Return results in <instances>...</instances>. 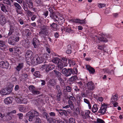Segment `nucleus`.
Listing matches in <instances>:
<instances>
[{
    "label": "nucleus",
    "instance_id": "nucleus-23",
    "mask_svg": "<svg viewBox=\"0 0 123 123\" xmlns=\"http://www.w3.org/2000/svg\"><path fill=\"white\" fill-rule=\"evenodd\" d=\"M0 21L1 24L2 25H3L8 22V20H7L6 18L4 17H3L2 19L0 20Z\"/></svg>",
    "mask_w": 123,
    "mask_h": 123
},
{
    "label": "nucleus",
    "instance_id": "nucleus-3",
    "mask_svg": "<svg viewBox=\"0 0 123 123\" xmlns=\"http://www.w3.org/2000/svg\"><path fill=\"white\" fill-rule=\"evenodd\" d=\"M34 59H32L31 63L34 65H35L38 64H40L43 62V59L41 56H38L36 59L35 60Z\"/></svg>",
    "mask_w": 123,
    "mask_h": 123
},
{
    "label": "nucleus",
    "instance_id": "nucleus-8",
    "mask_svg": "<svg viewBox=\"0 0 123 123\" xmlns=\"http://www.w3.org/2000/svg\"><path fill=\"white\" fill-rule=\"evenodd\" d=\"M47 27L43 25L41 28V31L39 32V34H42L44 35H46L47 34Z\"/></svg>",
    "mask_w": 123,
    "mask_h": 123
},
{
    "label": "nucleus",
    "instance_id": "nucleus-33",
    "mask_svg": "<svg viewBox=\"0 0 123 123\" xmlns=\"http://www.w3.org/2000/svg\"><path fill=\"white\" fill-rule=\"evenodd\" d=\"M68 98L69 100H71L74 102H75L76 101V99L74 97L69 95L68 97Z\"/></svg>",
    "mask_w": 123,
    "mask_h": 123
},
{
    "label": "nucleus",
    "instance_id": "nucleus-57",
    "mask_svg": "<svg viewBox=\"0 0 123 123\" xmlns=\"http://www.w3.org/2000/svg\"><path fill=\"white\" fill-rule=\"evenodd\" d=\"M105 4H104L100 3L98 4V6L100 8H102L105 6Z\"/></svg>",
    "mask_w": 123,
    "mask_h": 123
},
{
    "label": "nucleus",
    "instance_id": "nucleus-1",
    "mask_svg": "<svg viewBox=\"0 0 123 123\" xmlns=\"http://www.w3.org/2000/svg\"><path fill=\"white\" fill-rule=\"evenodd\" d=\"M39 115L38 112L34 110H31L26 114V115L29 117V120L30 121H32L35 117L38 116Z\"/></svg>",
    "mask_w": 123,
    "mask_h": 123
},
{
    "label": "nucleus",
    "instance_id": "nucleus-7",
    "mask_svg": "<svg viewBox=\"0 0 123 123\" xmlns=\"http://www.w3.org/2000/svg\"><path fill=\"white\" fill-rule=\"evenodd\" d=\"M107 104H104L102 105V106L100 109L98 111V112L102 114H104L105 112L106 109L107 107Z\"/></svg>",
    "mask_w": 123,
    "mask_h": 123
},
{
    "label": "nucleus",
    "instance_id": "nucleus-19",
    "mask_svg": "<svg viewBox=\"0 0 123 123\" xmlns=\"http://www.w3.org/2000/svg\"><path fill=\"white\" fill-rule=\"evenodd\" d=\"M90 113V111L89 110L86 111H85V114L83 117L84 119H87L90 118L89 115Z\"/></svg>",
    "mask_w": 123,
    "mask_h": 123
},
{
    "label": "nucleus",
    "instance_id": "nucleus-27",
    "mask_svg": "<svg viewBox=\"0 0 123 123\" xmlns=\"http://www.w3.org/2000/svg\"><path fill=\"white\" fill-rule=\"evenodd\" d=\"M59 59L58 58H54L52 60V62H53L55 64H58L60 62Z\"/></svg>",
    "mask_w": 123,
    "mask_h": 123
},
{
    "label": "nucleus",
    "instance_id": "nucleus-45",
    "mask_svg": "<svg viewBox=\"0 0 123 123\" xmlns=\"http://www.w3.org/2000/svg\"><path fill=\"white\" fill-rule=\"evenodd\" d=\"M23 8L25 12L28 10L27 6L25 3H24L23 4Z\"/></svg>",
    "mask_w": 123,
    "mask_h": 123
},
{
    "label": "nucleus",
    "instance_id": "nucleus-15",
    "mask_svg": "<svg viewBox=\"0 0 123 123\" xmlns=\"http://www.w3.org/2000/svg\"><path fill=\"white\" fill-rule=\"evenodd\" d=\"M13 99L11 97H8L6 98L4 100L5 103L7 105L11 103Z\"/></svg>",
    "mask_w": 123,
    "mask_h": 123
},
{
    "label": "nucleus",
    "instance_id": "nucleus-9",
    "mask_svg": "<svg viewBox=\"0 0 123 123\" xmlns=\"http://www.w3.org/2000/svg\"><path fill=\"white\" fill-rule=\"evenodd\" d=\"M9 66L8 63L7 61H1L0 62V67L2 68H7Z\"/></svg>",
    "mask_w": 123,
    "mask_h": 123
},
{
    "label": "nucleus",
    "instance_id": "nucleus-30",
    "mask_svg": "<svg viewBox=\"0 0 123 123\" xmlns=\"http://www.w3.org/2000/svg\"><path fill=\"white\" fill-rule=\"evenodd\" d=\"M98 39L100 41H102L105 42H107L108 41V40L106 38H104L103 37H98Z\"/></svg>",
    "mask_w": 123,
    "mask_h": 123
},
{
    "label": "nucleus",
    "instance_id": "nucleus-12",
    "mask_svg": "<svg viewBox=\"0 0 123 123\" xmlns=\"http://www.w3.org/2000/svg\"><path fill=\"white\" fill-rule=\"evenodd\" d=\"M30 42L28 40H25L22 41V45L25 48H28L29 47Z\"/></svg>",
    "mask_w": 123,
    "mask_h": 123
},
{
    "label": "nucleus",
    "instance_id": "nucleus-31",
    "mask_svg": "<svg viewBox=\"0 0 123 123\" xmlns=\"http://www.w3.org/2000/svg\"><path fill=\"white\" fill-rule=\"evenodd\" d=\"M33 75L36 77H40L41 76L40 72L38 71L35 72L33 74Z\"/></svg>",
    "mask_w": 123,
    "mask_h": 123
},
{
    "label": "nucleus",
    "instance_id": "nucleus-22",
    "mask_svg": "<svg viewBox=\"0 0 123 123\" xmlns=\"http://www.w3.org/2000/svg\"><path fill=\"white\" fill-rule=\"evenodd\" d=\"M10 114V113L8 112L7 113L6 115L5 116V118L4 119V120L6 121H9L12 119L11 117L10 116H9Z\"/></svg>",
    "mask_w": 123,
    "mask_h": 123
},
{
    "label": "nucleus",
    "instance_id": "nucleus-41",
    "mask_svg": "<svg viewBox=\"0 0 123 123\" xmlns=\"http://www.w3.org/2000/svg\"><path fill=\"white\" fill-rule=\"evenodd\" d=\"M97 123H105V122L103 120L99 118H97Z\"/></svg>",
    "mask_w": 123,
    "mask_h": 123
},
{
    "label": "nucleus",
    "instance_id": "nucleus-51",
    "mask_svg": "<svg viewBox=\"0 0 123 123\" xmlns=\"http://www.w3.org/2000/svg\"><path fill=\"white\" fill-rule=\"evenodd\" d=\"M78 71L77 69L75 68L73 70L72 69V74H76L77 73Z\"/></svg>",
    "mask_w": 123,
    "mask_h": 123
},
{
    "label": "nucleus",
    "instance_id": "nucleus-47",
    "mask_svg": "<svg viewBox=\"0 0 123 123\" xmlns=\"http://www.w3.org/2000/svg\"><path fill=\"white\" fill-rule=\"evenodd\" d=\"M69 120V123H75V120L73 118H70Z\"/></svg>",
    "mask_w": 123,
    "mask_h": 123
},
{
    "label": "nucleus",
    "instance_id": "nucleus-54",
    "mask_svg": "<svg viewBox=\"0 0 123 123\" xmlns=\"http://www.w3.org/2000/svg\"><path fill=\"white\" fill-rule=\"evenodd\" d=\"M46 118L47 120L49 121L50 123H52V118L51 117H49L48 116V117H47Z\"/></svg>",
    "mask_w": 123,
    "mask_h": 123
},
{
    "label": "nucleus",
    "instance_id": "nucleus-61",
    "mask_svg": "<svg viewBox=\"0 0 123 123\" xmlns=\"http://www.w3.org/2000/svg\"><path fill=\"white\" fill-rule=\"evenodd\" d=\"M17 100V102L19 104H21V102L22 101V100L21 99V98H17V99H16Z\"/></svg>",
    "mask_w": 123,
    "mask_h": 123
},
{
    "label": "nucleus",
    "instance_id": "nucleus-49",
    "mask_svg": "<svg viewBox=\"0 0 123 123\" xmlns=\"http://www.w3.org/2000/svg\"><path fill=\"white\" fill-rule=\"evenodd\" d=\"M68 103L70 107H73L74 105L72 102L70 100L68 101Z\"/></svg>",
    "mask_w": 123,
    "mask_h": 123
},
{
    "label": "nucleus",
    "instance_id": "nucleus-24",
    "mask_svg": "<svg viewBox=\"0 0 123 123\" xmlns=\"http://www.w3.org/2000/svg\"><path fill=\"white\" fill-rule=\"evenodd\" d=\"M55 83V81L53 79L50 80L49 81V85L51 86H54Z\"/></svg>",
    "mask_w": 123,
    "mask_h": 123
},
{
    "label": "nucleus",
    "instance_id": "nucleus-26",
    "mask_svg": "<svg viewBox=\"0 0 123 123\" xmlns=\"http://www.w3.org/2000/svg\"><path fill=\"white\" fill-rule=\"evenodd\" d=\"M98 106L96 105H94L92 107V112L95 113L98 110Z\"/></svg>",
    "mask_w": 123,
    "mask_h": 123
},
{
    "label": "nucleus",
    "instance_id": "nucleus-43",
    "mask_svg": "<svg viewBox=\"0 0 123 123\" xmlns=\"http://www.w3.org/2000/svg\"><path fill=\"white\" fill-rule=\"evenodd\" d=\"M14 5L15 7H17L18 9H20L21 8V7L20 5L18 3H16L14 4Z\"/></svg>",
    "mask_w": 123,
    "mask_h": 123
},
{
    "label": "nucleus",
    "instance_id": "nucleus-2",
    "mask_svg": "<svg viewBox=\"0 0 123 123\" xmlns=\"http://www.w3.org/2000/svg\"><path fill=\"white\" fill-rule=\"evenodd\" d=\"M33 53L31 50H28L26 51L25 54V56L27 64H29L28 62L29 63L31 62L32 60L31 58L33 56Z\"/></svg>",
    "mask_w": 123,
    "mask_h": 123
},
{
    "label": "nucleus",
    "instance_id": "nucleus-17",
    "mask_svg": "<svg viewBox=\"0 0 123 123\" xmlns=\"http://www.w3.org/2000/svg\"><path fill=\"white\" fill-rule=\"evenodd\" d=\"M117 98L118 96L117 94L114 96H113L111 100V103H113V102L116 101L117 100Z\"/></svg>",
    "mask_w": 123,
    "mask_h": 123
},
{
    "label": "nucleus",
    "instance_id": "nucleus-28",
    "mask_svg": "<svg viewBox=\"0 0 123 123\" xmlns=\"http://www.w3.org/2000/svg\"><path fill=\"white\" fill-rule=\"evenodd\" d=\"M58 69L59 70H60L62 69L63 68V64L62 63L60 62H59V63H58Z\"/></svg>",
    "mask_w": 123,
    "mask_h": 123
},
{
    "label": "nucleus",
    "instance_id": "nucleus-60",
    "mask_svg": "<svg viewBox=\"0 0 123 123\" xmlns=\"http://www.w3.org/2000/svg\"><path fill=\"white\" fill-rule=\"evenodd\" d=\"M79 23L81 24H85L86 23L85 19H84L83 20H80Z\"/></svg>",
    "mask_w": 123,
    "mask_h": 123
},
{
    "label": "nucleus",
    "instance_id": "nucleus-58",
    "mask_svg": "<svg viewBox=\"0 0 123 123\" xmlns=\"http://www.w3.org/2000/svg\"><path fill=\"white\" fill-rule=\"evenodd\" d=\"M26 31L27 33L26 34V36H28L31 34V33L29 31V30L28 29H26Z\"/></svg>",
    "mask_w": 123,
    "mask_h": 123
},
{
    "label": "nucleus",
    "instance_id": "nucleus-32",
    "mask_svg": "<svg viewBox=\"0 0 123 123\" xmlns=\"http://www.w3.org/2000/svg\"><path fill=\"white\" fill-rule=\"evenodd\" d=\"M31 93L34 95H37L40 93V92L37 90H36L35 88L32 92Z\"/></svg>",
    "mask_w": 123,
    "mask_h": 123
},
{
    "label": "nucleus",
    "instance_id": "nucleus-11",
    "mask_svg": "<svg viewBox=\"0 0 123 123\" xmlns=\"http://www.w3.org/2000/svg\"><path fill=\"white\" fill-rule=\"evenodd\" d=\"M86 69L89 71L90 73L93 74L95 73V69L89 65H86Z\"/></svg>",
    "mask_w": 123,
    "mask_h": 123
},
{
    "label": "nucleus",
    "instance_id": "nucleus-25",
    "mask_svg": "<svg viewBox=\"0 0 123 123\" xmlns=\"http://www.w3.org/2000/svg\"><path fill=\"white\" fill-rule=\"evenodd\" d=\"M84 101L85 103L88 105L89 108V109H91V106L89 101L87 99L84 98Z\"/></svg>",
    "mask_w": 123,
    "mask_h": 123
},
{
    "label": "nucleus",
    "instance_id": "nucleus-42",
    "mask_svg": "<svg viewBox=\"0 0 123 123\" xmlns=\"http://www.w3.org/2000/svg\"><path fill=\"white\" fill-rule=\"evenodd\" d=\"M0 93L2 95H6V94L5 89H2L0 91Z\"/></svg>",
    "mask_w": 123,
    "mask_h": 123
},
{
    "label": "nucleus",
    "instance_id": "nucleus-50",
    "mask_svg": "<svg viewBox=\"0 0 123 123\" xmlns=\"http://www.w3.org/2000/svg\"><path fill=\"white\" fill-rule=\"evenodd\" d=\"M33 44H37V43L39 42V41L36 38H34L33 39Z\"/></svg>",
    "mask_w": 123,
    "mask_h": 123
},
{
    "label": "nucleus",
    "instance_id": "nucleus-20",
    "mask_svg": "<svg viewBox=\"0 0 123 123\" xmlns=\"http://www.w3.org/2000/svg\"><path fill=\"white\" fill-rule=\"evenodd\" d=\"M50 17L52 18L55 19L56 21H58L59 20L58 18H57V17L55 15V14L54 12H53L50 14Z\"/></svg>",
    "mask_w": 123,
    "mask_h": 123
},
{
    "label": "nucleus",
    "instance_id": "nucleus-34",
    "mask_svg": "<svg viewBox=\"0 0 123 123\" xmlns=\"http://www.w3.org/2000/svg\"><path fill=\"white\" fill-rule=\"evenodd\" d=\"M77 79L76 76H74L70 78L69 80L70 81H73L76 80Z\"/></svg>",
    "mask_w": 123,
    "mask_h": 123
},
{
    "label": "nucleus",
    "instance_id": "nucleus-5",
    "mask_svg": "<svg viewBox=\"0 0 123 123\" xmlns=\"http://www.w3.org/2000/svg\"><path fill=\"white\" fill-rule=\"evenodd\" d=\"M43 68L46 69V72H48L49 70H52L54 69L55 68V66L54 65L44 64L42 66Z\"/></svg>",
    "mask_w": 123,
    "mask_h": 123
},
{
    "label": "nucleus",
    "instance_id": "nucleus-16",
    "mask_svg": "<svg viewBox=\"0 0 123 123\" xmlns=\"http://www.w3.org/2000/svg\"><path fill=\"white\" fill-rule=\"evenodd\" d=\"M56 110L61 115L63 116L64 115L65 116H67L68 113L66 111L62 110H58L57 109H56Z\"/></svg>",
    "mask_w": 123,
    "mask_h": 123
},
{
    "label": "nucleus",
    "instance_id": "nucleus-62",
    "mask_svg": "<svg viewBox=\"0 0 123 123\" xmlns=\"http://www.w3.org/2000/svg\"><path fill=\"white\" fill-rule=\"evenodd\" d=\"M37 16L35 15H33L31 18V20L32 21H34L36 18Z\"/></svg>",
    "mask_w": 123,
    "mask_h": 123
},
{
    "label": "nucleus",
    "instance_id": "nucleus-21",
    "mask_svg": "<svg viewBox=\"0 0 123 123\" xmlns=\"http://www.w3.org/2000/svg\"><path fill=\"white\" fill-rule=\"evenodd\" d=\"M26 2L28 5V7L30 8H32L33 7V4L31 0H26Z\"/></svg>",
    "mask_w": 123,
    "mask_h": 123
},
{
    "label": "nucleus",
    "instance_id": "nucleus-18",
    "mask_svg": "<svg viewBox=\"0 0 123 123\" xmlns=\"http://www.w3.org/2000/svg\"><path fill=\"white\" fill-rule=\"evenodd\" d=\"M52 29L54 31H56L57 29L58 25L56 24L53 23L50 25Z\"/></svg>",
    "mask_w": 123,
    "mask_h": 123
},
{
    "label": "nucleus",
    "instance_id": "nucleus-48",
    "mask_svg": "<svg viewBox=\"0 0 123 123\" xmlns=\"http://www.w3.org/2000/svg\"><path fill=\"white\" fill-rule=\"evenodd\" d=\"M35 123H41V121L40 118L38 117H37Z\"/></svg>",
    "mask_w": 123,
    "mask_h": 123
},
{
    "label": "nucleus",
    "instance_id": "nucleus-29",
    "mask_svg": "<svg viewBox=\"0 0 123 123\" xmlns=\"http://www.w3.org/2000/svg\"><path fill=\"white\" fill-rule=\"evenodd\" d=\"M53 71L55 73V74L57 75L58 77H61V76H63V75L60 72L57 70H54Z\"/></svg>",
    "mask_w": 123,
    "mask_h": 123
},
{
    "label": "nucleus",
    "instance_id": "nucleus-4",
    "mask_svg": "<svg viewBox=\"0 0 123 123\" xmlns=\"http://www.w3.org/2000/svg\"><path fill=\"white\" fill-rule=\"evenodd\" d=\"M61 72L66 77H68L71 75L72 73V69L71 68L67 69L66 68H64L62 69Z\"/></svg>",
    "mask_w": 123,
    "mask_h": 123
},
{
    "label": "nucleus",
    "instance_id": "nucleus-38",
    "mask_svg": "<svg viewBox=\"0 0 123 123\" xmlns=\"http://www.w3.org/2000/svg\"><path fill=\"white\" fill-rule=\"evenodd\" d=\"M5 46V42L2 41L0 40V48L3 47Z\"/></svg>",
    "mask_w": 123,
    "mask_h": 123
},
{
    "label": "nucleus",
    "instance_id": "nucleus-40",
    "mask_svg": "<svg viewBox=\"0 0 123 123\" xmlns=\"http://www.w3.org/2000/svg\"><path fill=\"white\" fill-rule=\"evenodd\" d=\"M68 63L70 65H74L75 64V63L74 61H72L71 60H68Z\"/></svg>",
    "mask_w": 123,
    "mask_h": 123
},
{
    "label": "nucleus",
    "instance_id": "nucleus-14",
    "mask_svg": "<svg viewBox=\"0 0 123 123\" xmlns=\"http://www.w3.org/2000/svg\"><path fill=\"white\" fill-rule=\"evenodd\" d=\"M24 64L22 63H18L15 68L17 71L19 72L24 67Z\"/></svg>",
    "mask_w": 123,
    "mask_h": 123
},
{
    "label": "nucleus",
    "instance_id": "nucleus-35",
    "mask_svg": "<svg viewBox=\"0 0 123 123\" xmlns=\"http://www.w3.org/2000/svg\"><path fill=\"white\" fill-rule=\"evenodd\" d=\"M20 111L21 112H26L28 111V110L26 109L24 107H21L19 108Z\"/></svg>",
    "mask_w": 123,
    "mask_h": 123
},
{
    "label": "nucleus",
    "instance_id": "nucleus-59",
    "mask_svg": "<svg viewBox=\"0 0 123 123\" xmlns=\"http://www.w3.org/2000/svg\"><path fill=\"white\" fill-rule=\"evenodd\" d=\"M19 39L20 38L19 37H16L15 38H14V41L15 43L16 42H18L19 41Z\"/></svg>",
    "mask_w": 123,
    "mask_h": 123
},
{
    "label": "nucleus",
    "instance_id": "nucleus-10",
    "mask_svg": "<svg viewBox=\"0 0 123 123\" xmlns=\"http://www.w3.org/2000/svg\"><path fill=\"white\" fill-rule=\"evenodd\" d=\"M0 7L1 8V10L3 12H4L6 14H8V12L7 11L8 8L4 5L1 4L0 3Z\"/></svg>",
    "mask_w": 123,
    "mask_h": 123
},
{
    "label": "nucleus",
    "instance_id": "nucleus-39",
    "mask_svg": "<svg viewBox=\"0 0 123 123\" xmlns=\"http://www.w3.org/2000/svg\"><path fill=\"white\" fill-rule=\"evenodd\" d=\"M35 87L31 85L29 86V89L30 92H32L35 89Z\"/></svg>",
    "mask_w": 123,
    "mask_h": 123
},
{
    "label": "nucleus",
    "instance_id": "nucleus-64",
    "mask_svg": "<svg viewBox=\"0 0 123 123\" xmlns=\"http://www.w3.org/2000/svg\"><path fill=\"white\" fill-rule=\"evenodd\" d=\"M49 114L51 116L54 117L55 115V113L53 112H51L50 113H49Z\"/></svg>",
    "mask_w": 123,
    "mask_h": 123
},
{
    "label": "nucleus",
    "instance_id": "nucleus-55",
    "mask_svg": "<svg viewBox=\"0 0 123 123\" xmlns=\"http://www.w3.org/2000/svg\"><path fill=\"white\" fill-rule=\"evenodd\" d=\"M66 90L68 92H70L71 91V88L69 86H67L66 88Z\"/></svg>",
    "mask_w": 123,
    "mask_h": 123
},
{
    "label": "nucleus",
    "instance_id": "nucleus-13",
    "mask_svg": "<svg viewBox=\"0 0 123 123\" xmlns=\"http://www.w3.org/2000/svg\"><path fill=\"white\" fill-rule=\"evenodd\" d=\"M14 37L13 36H11L9 37L8 42L9 44L12 45H15L16 43L14 41Z\"/></svg>",
    "mask_w": 123,
    "mask_h": 123
},
{
    "label": "nucleus",
    "instance_id": "nucleus-53",
    "mask_svg": "<svg viewBox=\"0 0 123 123\" xmlns=\"http://www.w3.org/2000/svg\"><path fill=\"white\" fill-rule=\"evenodd\" d=\"M62 95L57 94L56 96V99L58 101H60L61 100V96Z\"/></svg>",
    "mask_w": 123,
    "mask_h": 123
},
{
    "label": "nucleus",
    "instance_id": "nucleus-6",
    "mask_svg": "<svg viewBox=\"0 0 123 123\" xmlns=\"http://www.w3.org/2000/svg\"><path fill=\"white\" fill-rule=\"evenodd\" d=\"M95 87L94 84L92 81H91L87 83L86 89L87 91L90 92L93 90Z\"/></svg>",
    "mask_w": 123,
    "mask_h": 123
},
{
    "label": "nucleus",
    "instance_id": "nucleus-56",
    "mask_svg": "<svg viewBox=\"0 0 123 123\" xmlns=\"http://www.w3.org/2000/svg\"><path fill=\"white\" fill-rule=\"evenodd\" d=\"M80 19H76L73 20V22L76 23H80Z\"/></svg>",
    "mask_w": 123,
    "mask_h": 123
},
{
    "label": "nucleus",
    "instance_id": "nucleus-44",
    "mask_svg": "<svg viewBox=\"0 0 123 123\" xmlns=\"http://www.w3.org/2000/svg\"><path fill=\"white\" fill-rule=\"evenodd\" d=\"M64 30L66 32L68 33H70L72 31V30L71 29L67 28H64Z\"/></svg>",
    "mask_w": 123,
    "mask_h": 123
},
{
    "label": "nucleus",
    "instance_id": "nucleus-37",
    "mask_svg": "<svg viewBox=\"0 0 123 123\" xmlns=\"http://www.w3.org/2000/svg\"><path fill=\"white\" fill-rule=\"evenodd\" d=\"M25 13L29 16H31L32 15L33 12L28 10L25 12Z\"/></svg>",
    "mask_w": 123,
    "mask_h": 123
},
{
    "label": "nucleus",
    "instance_id": "nucleus-63",
    "mask_svg": "<svg viewBox=\"0 0 123 123\" xmlns=\"http://www.w3.org/2000/svg\"><path fill=\"white\" fill-rule=\"evenodd\" d=\"M14 49L15 51L16 52H19L20 51L19 48V47H15V48Z\"/></svg>",
    "mask_w": 123,
    "mask_h": 123
},
{
    "label": "nucleus",
    "instance_id": "nucleus-52",
    "mask_svg": "<svg viewBox=\"0 0 123 123\" xmlns=\"http://www.w3.org/2000/svg\"><path fill=\"white\" fill-rule=\"evenodd\" d=\"M21 104H26L27 103V101L26 99L25 98H23L22 99Z\"/></svg>",
    "mask_w": 123,
    "mask_h": 123
},
{
    "label": "nucleus",
    "instance_id": "nucleus-46",
    "mask_svg": "<svg viewBox=\"0 0 123 123\" xmlns=\"http://www.w3.org/2000/svg\"><path fill=\"white\" fill-rule=\"evenodd\" d=\"M22 76L23 78L25 80H26L28 79V75L26 74H23Z\"/></svg>",
    "mask_w": 123,
    "mask_h": 123
},
{
    "label": "nucleus",
    "instance_id": "nucleus-36",
    "mask_svg": "<svg viewBox=\"0 0 123 123\" xmlns=\"http://www.w3.org/2000/svg\"><path fill=\"white\" fill-rule=\"evenodd\" d=\"M6 95L10 94L11 92L10 89L9 88H5Z\"/></svg>",
    "mask_w": 123,
    "mask_h": 123
}]
</instances>
